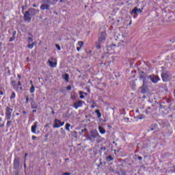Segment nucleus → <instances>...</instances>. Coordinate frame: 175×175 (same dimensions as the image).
Masks as SVG:
<instances>
[{
	"mask_svg": "<svg viewBox=\"0 0 175 175\" xmlns=\"http://www.w3.org/2000/svg\"><path fill=\"white\" fill-rule=\"evenodd\" d=\"M150 131H154V128H151V129H150Z\"/></svg>",
	"mask_w": 175,
	"mask_h": 175,
	"instance_id": "53",
	"label": "nucleus"
},
{
	"mask_svg": "<svg viewBox=\"0 0 175 175\" xmlns=\"http://www.w3.org/2000/svg\"><path fill=\"white\" fill-rule=\"evenodd\" d=\"M95 113H96L98 118H100V117H102V114L100 113L99 109L96 110Z\"/></svg>",
	"mask_w": 175,
	"mask_h": 175,
	"instance_id": "20",
	"label": "nucleus"
},
{
	"mask_svg": "<svg viewBox=\"0 0 175 175\" xmlns=\"http://www.w3.org/2000/svg\"><path fill=\"white\" fill-rule=\"evenodd\" d=\"M23 114H27V112H25V111H23Z\"/></svg>",
	"mask_w": 175,
	"mask_h": 175,
	"instance_id": "56",
	"label": "nucleus"
},
{
	"mask_svg": "<svg viewBox=\"0 0 175 175\" xmlns=\"http://www.w3.org/2000/svg\"><path fill=\"white\" fill-rule=\"evenodd\" d=\"M33 44H34L33 42H32L31 44H29L28 46H27V47H28L29 49H33Z\"/></svg>",
	"mask_w": 175,
	"mask_h": 175,
	"instance_id": "27",
	"label": "nucleus"
},
{
	"mask_svg": "<svg viewBox=\"0 0 175 175\" xmlns=\"http://www.w3.org/2000/svg\"><path fill=\"white\" fill-rule=\"evenodd\" d=\"M65 124V122H60V126H63V125Z\"/></svg>",
	"mask_w": 175,
	"mask_h": 175,
	"instance_id": "38",
	"label": "nucleus"
},
{
	"mask_svg": "<svg viewBox=\"0 0 175 175\" xmlns=\"http://www.w3.org/2000/svg\"><path fill=\"white\" fill-rule=\"evenodd\" d=\"M27 61H29V57H27Z\"/></svg>",
	"mask_w": 175,
	"mask_h": 175,
	"instance_id": "50",
	"label": "nucleus"
},
{
	"mask_svg": "<svg viewBox=\"0 0 175 175\" xmlns=\"http://www.w3.org/2000/svg\"><path fill=\"white\" fill-rule=\"evenodd\" d=\"M106 40V33L103 32L101 33L100 36L98 38V41L96 42V49H101L100 45L102 44L103 42H105Z\"/></svg>",
	"mask_w": 175,
	"mask_h": 175,
	"instance_id": "3",
	"label": "nucleus"
},
{
	"mask_svg": "<svg viewBox=\"0 0 175 175\" xmlns=\"http://www.w3.org/2000/svg\"><path fill=\"white\" fill-rule=\"evenodd\" d=\"M100 150H103V151H106V148L104 146V147H102L101 148H100Z\"/></svg>",
	"mask_w": 175,
	"mask_h": 175,
	"instance_id": "36",
	"label": "nucleus"
},
{
	"mask_svg": "<svg viewBox=\"0 0 175 175\" xmlns=\"http://www.w3.org/2000/svg\"><path fill=\"white\" fill-rule=\"evenodd\" d=\"M87 139L90 140V142H92V137L88 136Z\"/></svg>",
	"mask_w": 175,
	"mask_h": 175,
	"instance_id": "33",
	"label": "nucleus"
},
{
	"mask_svg": "<svg viewBox=\"0 0 175 175\" xmlns=\"http://www.w3.org/2000/svg\"><path fill=\"white\" fill-rule=\"evenodd\" d=\"M58 2V0H46V3H50L51 5H55Z\"/></svg>",
	"mask_w": 175,
	"mask_h": 175,
	"instance_id": "14",
	"label": "nucleus"
},
{
	"mask_svg": "<svg viewBox=\"0 0 175 175\" xmlns=\"http://www.w3.org/2000/svg\"><path fill=\"white\" fill-rule=\"evenodd\" d=\"M59 126H61V120L55 119V125L53 126V128H59Z\"/></svg>",
	"mask_w": 175,
	"mask_h": 175,
	"instance_id": "12",
	"label": "nucleus"
},
{
	"mask_svg": "<svg viewBox=\"0 0 175 175\" xmlns=\"http://www.w3.org/2000/svg\"><path fill=\"white\" fill-rule=\"evenodd\" d=\"M26 8H27V6H25V5L22 6V12H23L24 10Z\"/></svg>",
	"mask_w": 175,
	"mask_h": 175,
	"instance_id": "35",
	"label": "nucleus"
},
{
	"mask_svg": "<svg viewBox=\"0 0 175 175\" xmlns=\"http://www.w3.org/2000/svg\"><path fill=\"white\" fill-rule=\"evenodd\" d=\"M90 135L93 139H99V137H100V135H99V133L98 131H96V130L92 131Z\"/></svg>",
	"mask_w": 175,
	"mask_h": 175,
	"instance_id": "6",
	"label": "nucleus"
},
{
	"mask_svg": "<svg viewBox=\"0 0 175 175\" xmlns=\"http://www.w3.org/2000/svg\"><path fill=\"white\" fill-rule=\"evenodd\" d=\"M81 105H83V101L79 100L74 103L73 107H75V109H79V107H81Z\"/></svg>",
	"mask_w": 175,
	"mask_h": 175,
	"instance_id": "10",
	"label": "nucleus"
},
{
	"mask_svg": "<svg viewBox=\"0 0 175 175\" xmlns=\"http://www.w3.org/2000/svg\"><path fill=\"white\" fill-rule=\"evenodd\" d=\"M80 94H84V92H81V93Z\"/></svg>",
	"mask_w": 175,
	"mask_h": 175,
	"instance_id": "58",
	"label": "nucleus"
},
{
	"mask_svg": "<svg viewBox=\"0 0 175 175\" xmlns=\"http://www.w3.org/2000/svg\"><path fill=\"white\" fill-rule=\"evenodd\" d=\"M161 79L163 80V81H169V80H170L171 77H170V75H169L167 72H162L161 73Z\"/></svg>",
	"mask_w": 175,
	"mask_h": 175,
	"instance_id": "5",
	"label": "nucleus"
},
{
	"mask_svg": "<svg viewBox=\"0 0 175 175\" xmlns=\"http://www.w3.org/2000/svg\"><path fill=\"white\" fill-rule=\"evenodd\" d=\"M69 160V159H66V161H68Z\"/></svg>",
	"mask_w": 175,
	"mask_h": 175,
	"instance_id": "59",
	"label": "nucleus"
},
{
	"mask_svg": "<svg viewBox=\"0 0 175 175\" xmlns=\"http://www.w3.org/2000/svg\"><path fill=\"white\" fill-rule=\"evenodd\" d=\"M30 92L32 94L33 92H35V86H33V85H31V88H30Z\"/></svg>",
	"mask_w": 175,
	"mask_h": 175,
	"instance_id": "24",
	"label": "nucleus"
},
{
	"mask_svg": "<svg viewBox=\"0 0 175 175\" xmlns=\"http://www.w3.org/2000/svg\"><path fill=\"white\" fill-rule=\"evenodd\" d=\"M143 12V8L139 9L137 7L134 8L131 11V14H137V13H142Z\"/></svg>",
	"mask_w": 175,
	"mask_h": 175,
	"instance_id": "9",
	"label": "nucleus"
},
{
	"mask_svg": "<svg viewBox=\"0 0 175 175\" xmlns=\"http://www.w3.org/2000/svg\"><path fill=\"white\" fill-rule=\"evenodd\" d=\"M18 79H19V80L21 79V75H18Z\"/></svg>",
	"mask_w": 175,
	"mask_h": 175,
	"instance_id": "44",
	"label": "nucleus"
},
{
	"mask_svg": "<svg viewBox=\"0 0 175 175\" xmlns=\"http://www.w3.org/2000/svg\"><path fill=\"white\" fill-rule=\"evenodd\" d=\"M142 159H143V158L142 157H138V160L139 161H142Z\"/></svg>",
	"mask_w": 175,
	"mask_h": 175,
	"instance_id": "42",
	"label": "nucleus"
},
{
	"mask_svg": "<svg viewBox=\"0 0 175 175\" xmlns=\"http://www.w3.org/2000/svg\"><path fill=\"white\" fill-rule=\"evenodd\" d=\"M146 113H148V111L146 110Z\"/></svg>",
	"mask_w": 175,
	"mask_h": 175,
	"instance_id": "61",
	"label": "nucleus"
},
{
	"mask_svg": "<svg viewBox=\"0 0 175 175\" xmlns=\"http://www.w3.org/2000/svg\"><path fill=\"white\" fill-rule=\"evenodd\" d=\"M41 10H50V5L42 4L40 6Z\"/></svg>",
	"mask_w": 175,
	"mask_h": 175,
	"instance_id": "11",
	"label": "nucleus"
},
{
	"mask_svg": "<svg viewBox=\"0 0 175 175\" xmlns=\"http://www.w3.org/2000/svg\"><path fill=\"white\" fill-rule=\"evenodd\" d=\"M150 109H151V107H148V110H150Z\"/></svg>",
	"mask_w": 175,
	"mask_h": 175,
	"instance_id": "55",
	"label": "nucleus"
},
{
	"mask_svg": "<svg viewBox=\"0 0 175 175\" xmlns=\"http://www.w3.org/2000/svg\"><path fill=\"white\" fill-rule=\"evenodd\" d=\"M142 88L144 91H146V90H147V87L146 86V81L145 80H143V85H142Z\"/></svg>",
	"mask_w": 175,
	"mask_h": 175,
	"instance_id": "21",
	"label": "nucleus"
},
{
	"mask_svg": "<svg viewBox=\"0 0 175 175\" xmlns=\"http://www.w3.org/2000/svg\"><path fill=\"white\" fill-rule=\"evenodd\" d=\"M11 84L14 87V88L16 87V81H12Z\"/></svg>",
	"mask_w": 175,
	"mask_h": 175,
	"instance_id": "30",
	"label": "nucleus"
},
{
	"mask_svg": "<svg viewBox=\"0 0 175 175\" xmlns=\"http://www.w3.org/2000/svg\"><path fill=\"white\" fill-rule=\"evenodd\" d=\"M81 49V46H80V47H77V50L78 51H80Z\"/></svg>",
	"mask_w": 175,
	"mask_h": 175,
	"instance_id": "43",
	"label": "nucleus"
},
{
	"mask_svg": "<svg viewBox=\"0 0 175 175\" xmlns=\"http://www.w3.org/2000/svg\"><path fill=\"white\" fill-rule=\"evenodd\" d=\"M24 167H27V164H24Z\"/></svg>",
	"mask_w": 175,
	"mask_h": 175,
	"instance_id": "49",
	"label": "nucleus"
},
{
	"mask_svg": "<svg viewBox=\"0 0 175 175\" xmlns=\"http://www.w3.org/2000/svg\"><path fill=\"white\" fill-rule=\"evenodd\" d=\"M38 128V122H34V124L31 126L32 133H36V129Z\"/></svg>",
	"mask_w": 175,
	"mask_h": 175,
	"instance_id": "13",
	"label": "nucleus"
},
{
	"mask_svg": "<svg viewBox=\"0 0 175 175\" xmlns=\"http://www.w3.org/2000/svg\"><path fill=\"white\" fill-rule=\"evenodd\" d=\"M13 112V109L7 107L5 109V120H8L7 122V128H9L12 125V113Z\"/></svg>",
	"mask_w": 175,
	"mask_h": 175,
	"instance_id": "2",
	"label": "nucleus"
},
{
	"mask_svg": "<svg viewBox=\"0 0 175 175\" xmlns=\"http://www.w3.org/2000/svg\"><path fill=\"white\" fill-rule=\"evenodd\" d=\"M1 126H3V124L1 125Z\"/></svg>",
	"mask_w": 175,
	"mask_h": 175,
	"instance_id": "62",
	"label": "nucleus"
},
{
	"mask_svg": "<svg viewBox=\"0 0 175 175\" xmlns=\"http://www.w3.org/2000/svg\"><path fill=\"white\" fill-rule=\"evenodd\" d=\"M27 155H28V154H25V158H27Z\"/></svg>",
	"mask_w": 175,
	"mask_h": 175,
	"instance_id": "48",
	"label": "nucleus"
},
{
	"mask_svg": "<svg viewBox=\"0 0 175 175\" xmlns=\"http://www.w3.org/2000/svg\"><path fill=\"white\" fill-rule=\"evenodd\" d=\"M30 36H32V35L30 34Z\"/></svg>",
	"mask_w": 175,
	"mask_h": 175,
	"instance_id": "64",
	"label": "nucleus"
},
{
	"mask_svg": "<svg viewBox=\"0 0 175 175\" xmlns=\"http://www.w3.org/2000/svg\"><path fill=\"white\" fill-rule=\"evenodd\" d=\"M33 113H36V110H33Z\"/></svg>",
	"mask_w": 175,
	"mask_h": 175,
	"instance_id": "52",
	"label": "nucleus"
},
{
	"mask_svg": "<svg viewBox=\"0 0 175 175\" xmlns=\"http://www.w3.org/2000/svg\"><path fill=\"white\" fill-rule=\"evenodd\" d=\"M113 157H111V155H109V156H108L107 157V162H110V161H113Z\"/></svg>",
	"mask_w": 175,
	"mask_h": 175,
	"instance_id": "23",
	"label": "nucleus"
},
{
	"mask_svg": "<svg viewBox=\"0 0 175 175\" xmlns=\"http://www.w3.org/2000/svg\"><path fill=\"white\" fill-rule=\"evenodd\" d=\"M99 132L102 133V135L106 133V131L102 126L98 127Z\"/></svg>",
	"mask_w": 175,
	"mask_h": 175,
	"instance_id": "18",
	"label": "nucleus"
},
{
	"mask_svg": "<svg viewBox=\"0 0 175 175\" xmlns=\"http://www.w3.org/2000/svg\"><path fill=\"white\" fill-rule=\"evenodd\" d=\"M48 62H49L50 66H51V68H56L57 67V63L56 62H53L50 59L48 60Z\"/></svg>",
	"mask_w": 175,
	"mask_h": 175,
	"instance_id": "15",
	"label": "nucleus"
},
{
	"mask_svg": "<svg viewBox=\"0 0 175 175\" xmlns=\"http://www.w3.org/2000/svg\"><path fill=\"white\" fill-rule=\"evenodd\" d=\"M0 95H3V92L0 91Z\"/></svg>",
	"mask_w": 175,
	"mask_h": 175,
	"instance_id": "45",
	"label": "nucleus"
},
{
	"mask_svg": "<svg viewBox=\"0 0 175 175\" xmlns=\"http://www.w3.org/2000/svg\"><path fill=\"white\" fill-rule=\"evenodd\" d=\"M51 113L52 114H55V112L54 111V110H52Z\"/></svg>",
	"mask_w": 175,
	"mask_h": 175,
	"instance_id": "46",
	"label": "nucleus"
},
{
	"mask_svg": "<svg viewBox=\"0 0 175 175\" xmlns=\"http://www.w3.org/2000/svg\"><path fill=\"white\" fill-rule=\"evenodd\" d=\"M33 8H36V5H33Z\"/></svg>",
	"mask_w": 175,
	"mask_h": 175,
	"instance_id": "54",
	"label": "nucleus"
},
{
	"mask_svg": "<svg viewBox=\"0 0 175 175\" xmlns=\"http://www.w3.org/2000/svg\"><path fill=\"white\" fill-rule=\"evenodd\" d=\"M63 79L66 80V81H69V75L65 74L63 75Z\"/></svg>",
	"mask_w": 175,
	"mask_h": 175,
	"instance_id": "19",
	"label": "nucleus"
},
{
	"mask_svg": "<svg viewBox=\"0 0 175 175\" xmlns=\"http://www.w3.org/2000/svg\"><path fill=\"white\" fill-rule=\"evenodd\" d=\"M20 166V159L18 157H16L14 160V168L17 170Z\"/></svg>",
	"mask_w": 175,
	"mask_h": 175,
	"instance_id": "7",
	"label": "nucleus"
},
{
	"mask_svg": "<svg viewBox=\"0 0 175 175\" xmlns=\"http://www.w3.org/2000/svg\"><path fill=\"white\" fill-rule=\"evenodd\" d=\"M31 109H38V105L35 101H33V100H31Z\"/></svg>",
	"mask_w": 175,
	"mask_h": 175,
	"instance_id": "16",
	"label": "nucleus"
},
{
	"mask_svg": "<svg viewBox=\"0 0 175 175\" xmlns=\"http://www.w3.org/2000/svg\"><path fill=\"white\" fill-rule=\"evenodd\" d=\"M95 107V106L92 105V109H94Z\"/></svg>",
	"mask_w": 175,
	"mask_h": 175,
	"instance_id": "51",
	"label": "nucleus"
},
{
	"mask_svg": "<svg viewBox=\"0 0 175 175\" xmlns=\"http://www.w3.org/2000/svg\"><path fill=\"white\" fill-rule=\"evenodd\" d=\"M2 45V42H0V46H1Z\"/></svg>",
	"mask_w": 175,
	"mask_h": 175,
	"instance_id": "57",
	"label": "nucleus"
},
{
	"mask_svg": "<svg viewBox=\"0 0 175 175\" xmlns=\"http://www.w3.org/2000/svg\"><path fill=\"white\" fill-rule=\"evenodd\" d=\"M87 131V129H84L81 130V133H83V132H85Z\"/></svg>",
	"mask_w": 175,
	"mask_h": 175,
	"instance_id": "40",
	"label": "nucleus"
},
{
	"mask_svg": "<svg viewBox=\"0 0 175 175\" xmlns=\"http://www.w3.org/2000/svg\"><path fill=\"white\" fill-rule=\"evenodd\" d=\"M35 14H36V10H35L34 8H29L24 14L25 21H27V23H31L32 17H33Z\"/></svg>",
	"mask_w": 175,
	"mask_h": 175,
	"instance_id": "1",
	"label": "nucleus"
},
{
	"mask_svg": "<svg viewBox=\"0 0 175 175\" xmlns=\"http://www.w3.org/2000/svg\"><path fill=\"white\" fill-rule=\"evenodd\" d=\"M45 126H49L48 125H46Z\"/></svg>",
	"mask_w": 175,
	"mask_h": 175,
	"instance_id": "63",
	"label": "nucleus"
},
{
	"mask_svg": "<svg viewBox=\"0 0 175 175\" xmlns=\"http://www.w3.org/2000/svg\"><path fill=\"white\" fill-rule=\"evenodd\" d=\"M148 79H150L151 80L152 83H154V84L157 83V81H159L161 79H159V77L158 75H149L148 77Z\"/></svg>",
	"mask_w": 175,
	"mask_h": 175,
	"instance_id": "4",
	"label": "nucleus"
},
{
	"mask_svg": "<svg viewBox=\"0 0 175 175\" xmlns=\"http://www.w3.org/2000/svg\"><path fill=\"white\" fill-rule=\"evenodd\" d=\"M69 128H70V124L67 123V124H66V131H68V132L70 131V129H69Z\"/></svg>",
	"mask_w": 175,
	"mask_h": 175,
	"instance_id": "22",
	"label": "nucleus"
},
{
	"mask_svg": "<svg viewBox=\"0 0 175 175\" xmlns=\"http://www.w3.org/2000/svg\"><path fill=\"white\" fill-rule=\"evenodd\" d=\"M111 47H116V44L111 45Z\"/></svg>",
	"mask_w": 175,
	"mask_h": 175,
	"instance_id": "47",
	"label": "nucleus"
},
{
	"mask_svg": "<svg viewBox=\"0 0 175 175\" xmlns=\"http://www.w3.org/2000/svg\"><path fill=\"white\" fill-rule=\"evenodd\" d=\"M28 42H29V44L33 43V39L32 38V37L28 38Z\"/></svg>",
	"mask_w": 175,
	"mask_h": 175,
	"instance_id": "25",
	"label": "nucleus"
},
{
	"mask_svg": "<svg viewBox=\"0 0 175 175\" xmlns=\"http://www.w3.org/2000/svg\"><path fill=\"white\" fill-rule=\"evenodd\" d=\"M55 46H56V48L57 49V50H61V46L58 44H57L56 45H55Z\"/></svg>",
	"mask_w": 175,
	"mask_h": 175,
	"instance_id": "31",
	"label": "nucleus"
},
{
	"mask_svg": "<svg viewBox=\"0 0 175 175\" xmlns=\"http://www.w3.org/2000/svg\"><path fill=\"white\" fill-rule=\"evenodd\" d=\"M70 90H72V86L68 85V86L67 87V90H68V91H70Z\"/></svg>",
	"mask_w": 175,
	"mask_h": 175,
	"instance_id": "34",
	"label": "nucleus"
},
{
	"mask_svg": "<svg viewBox=\"0 0 175 175\" xmlns=\"http://www.w3.org/2000/svg\"><path fill=\"white\" fill-rule=\"evenodd\" d=\"M78 44L80 46V47H83L84 42H83V41H79Z\"/></svg>",
	"mask_w": 175,
	"mask_h": 175,
	"instance_id": "28",
	"label": "nucleus"
},
{
	"mask_svg": "<svg viewBox=\"0 0 175 175\" xmlns=\"http://www.w3.org/2000/svg\"><path fill=\"white\" fill-rule=\"evenodd\" d=\"M64 0H60V2H62Z\"/></svg>",
	"mask_w": 175,
	"mask_h": 175,
	"instance_id": "60",
	"label": "nucleus"
},
{
	"mask_svg": "<svg viewBox=\"0 0 175 175\" xmlns=\"http://www.w3.org/2000/svg\"><path fill=\"white\" fill-rule=\"evenodd\" d=\"M16 39V31H14L12 36L10 38V42H13Z\"/></svg>",
	"mask_w": 175,
	"mask_h": 175,
	"instance_id": "17",
	"label": "nucleus"
},
{
	"mask_svg": "<svg viewBox=\"0 0 175 175\" xmlns=\"http://www.w3.org/2000/svg\"><path fill=\"white\" fill-rule=\"evenodd\" d=\"M79 98L80 99H84V96L83 94H81Z\"/></svg>",
	"mask_w": 175,
	"mask_h": 175,
	"instance_id": "37",
	"label": "nucleus"
},
{
	"mask_svg": "<svg viewBox=\"0 0 175 175\" xmlns=\"http://www.w3.org/2000/svg\"><path fill=\"white\" fill-rule=\"evenodd\" d=\"M16 98V93L12 92L10 96V99H14Z\"/></svg>",
	"mask_w": 175,
	"mask_h": 175,
	"instance_id": "26",
	"label": "nucleus"
},
{
	"mask_svg": "<svg viewBox=\"0 0 175 175\" xmlns=\"http://www.w3.org/2000/svg\"><path fill=\"white\" fill-rule=\"evenodd\" d=\"M14 90H16L18 92L23 91V87H21V82L20 81H18L17 85L14 88Z\"/></svg>",
	"mask_w": 175,
	"mask_h": 175,
	"instance_id": "8",
	"label": "nucleus"
},
{
	"mask_svg": "<svg viewBox=\"0 0 175 175\" xmlns=\"http://www.w3.org/2000/svg\"><path fill=\"white\" fill-rule=\"evenodd\" d=\"M63 175H70V173H69V172H66V173L63 174Z\"/></svg>",
	"mask_w": 175,
	"mask_h": 175,
	"instance_id": "39",
	"label": "nucleus"
},
{
	"mask_svg": "<svg viewBox=\"0 0 175 175\" xmlns=\"http://www.w3.org/2000/svg\"><path fill=\"white\" fill-rule=\"evenodd\" d=\"M29 97L28 96H26V103H29Z\"/></svg>",
	"mask_w": 175,
	"mask_h": 175,
	"instance_id": "32",
	"label": "nucleus"
},
{
	"mask_svg": "<svg viewBox=\"0 0 175 175\" xmlns=\"http://www.w3.org/2000/svg\"><path fill=\"white\" fill-rule=\"evenodd\" d=\"M139 79L140 80H142V79H143V80H146V77L143 74H141L139 76Z\"/></svg>",
	"mask_w": 175,
	"mask_h": 175,
	"instance_id": "29",
	"label": "nucleus"
},
{
	"mask_svg": "<svg viewBox=\"0 0 175 175\" xmlns=\"http://www.w3.org/2000/svg\"><path fill=\"white\" fill-rule=\"evenodd\" d=\"M35 139H36V136L33 135V136H32V139H33V140H35Z\"/></svg>",
	"mask_w": 175,
	"mask_h": 175,
	"instance_id": "41",
	"label": "nucleus"
}]
</instances>
